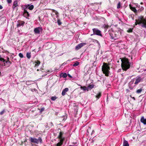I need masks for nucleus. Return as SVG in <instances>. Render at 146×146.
Returning <instances> with one entry per match:
<instances>
[{
    "instance_id": "1",
    "label": "nucleus",
    "mask_w": 146,
    "mask_h": 146,
    "mask_svg": "<svg viewBox=\"0 0 146 146\" xmlns=\"http://www.w3.org/2000/svg\"><path fill=\"white\" fill-rule=\"evenodd\" d=\"M135 25H141L143 27L146 28V18L144 19L143 16L138 17V19L135 20Z\"/></svg>"
},
{
    "instance_id": "2",
    "label": "nucleus",
    "mask_w": 146,
    "mask_h": 146,
    "mask_svg": "<svg viewBox=\"0 0 146 146\" xmlns=\"http://www.w3.org/2000/svg\"><path fill=\"white\" fill-rule=\"evenodd\" d=\"M121 67L123 70L125 71L129 69L130 66L129 63L127 59L123 58L121 60Z\"/></svg>"
},
{
    "instance_id": "3",
    "label": "nucleus",
    "mask_w": 146,
    "mask_h": 146,
    "mask_svg": "<svg viewBox=\"0 0 146 146\" xmlns=\"http://www.w3.org/2000/svg\"><path fill=\"white\" fill-rule=\"evenodd\" d=\"M110 67L106 63L104 62L102 66V71L106 76H108L110 73Z\"/></svg>"
},
{
    "instance_id": "4",
    "label": "nucleus",
    "mask_w": 146,
    "mask_h": 146,
    "mask_svg": "<svg viewBox=\"0 0 146 146\" xmlns=\"http://www.w3.org/2000/svg\"><path fill=\"white\" fill-rule=\"evenodd\" d=\"M1 65L2 66H4L5 67H9L11 64V62L9 60V58L8 57L6 60H5L4 58L1 60Z\"/></svg>"
},
{
    "instance_id": "5",
    "label": "nucleus",
    "mask_w": 146,
    "mask_h": 146,
    "mask_svg": "<svg viewBox=\"0 0 146 146\" xmlns=\"http://www.w3.org/2000/svg\"><path fill=\"white\" fill-rule=\"evenodd\" d=\"M30 141L31 143H35L37 144H38L39 143H41L42 142V140L40 137H39L38 139L31 137L30 138Z\"/></svg>"
},
{
    "instance_id": "6",
    "label": "nucleus",
    "mask_w": 146,
    "mask_h": 146,
    "mask_svg": "<svg viewBox=\"0 0 146 146\" xmlns=\"http://www.w3.org/2000/svg\"><path fill=\"white\" fill-rule=\"evenodd\" d=\"M92 31L94 33V34L100 36H102L101 31L97 29L94 28L92 29Z\"/></svg>"
},
{
    "instance_id": "7",
    "label": "nucleus",
    "mask_w": 146,
    "mask_h": 146,
    "mask_svg": "<svg viewBox=\"0 0 146 146\" xmlns=\"http://www.w3.org/2000/svg\"><path fill=\"white\" fill-rule=\"evenodd\" d=\"M110 35L111 37V38L112 40H115L118 38L117 36V35L113 32L110 33Z\"/></svg>"
},
{
    "instance_id": "8",
    "label": "nucleus",
    "mask_w": 146,
    "mask_h": 146,
    "mask_svg": "<svg viewBox=\"0 0 146 146\" xmlns=\"http://www.w3.org/2000/svg\"><path fill=\"white\" fill-rule=\"evenodd\" d=\"M142 80V79L141 77L139 76H138L136 78V81L134 83V84L137 85L139 82H140Z\"/></svg>"
},
{
    "instance_id": "9",
    "label": "nucleus",
    "mask_w": 146,
    "mask_h": 146,
    "mask_svg": "<svg viewBox=\"0 0 146 146\" xmlns=\"http://www.w3.org/2000/svg\"><path fill=\"white\" fill-rule=\"evenodd\" d=\"M85 44L84 43H81L77 45L75 47V49L76 50H78L83 46Z\"/></svg>"
},
{
    "instance_id": "10",
    "label": "nucleus",
    "mask_w": 146,
    "mask_h": 146,
    "mask_svg": "<svg viewBox=\"0 0 146 146\" xmlns=\"http://www.w3.org/2000/svg\"><path fill=\"white\" fill-rule=\"evenodd\" d=\"M25 22L23 21H18L17 22V27H20L23 26L24 25Z\"/></svg>"
},
{
    "instance_id": "11",
    "label": "nucleus",
    "mask_w": 146,
    "mask_h": 146,
    "mask_svg": "<svg viewBox=\"0 0 146 146\" xmlns=\"http://www.w3.org/2000/svg\"><path fill=\"white\" fill-rule=\"evenodd\" d=\"M23 16L27 18L29 16V13L27 11H23Z\"/></svg>"
},
{
    "instance_id": "12",
    "label": "nucleus",
    "mask_w": 146,
    "mask_h": 146,
    "mask_svg": "<svg viewBox=\"0 0 146 146\" xmlns=\"http://www.w3.org/2000/svg\"><path fill=\"white\" fill-rule=\"evenodd\" d=\"M129 7L130 9L133 12L135 13L136 14L138 13V11L137 10L136 8L135 7H133L132 6L131 4L129 5Z\"/></svg>"
},
{
    "instance_id": "13",
    "label": "nucleus",
    "mask_w": 146,
    "mask_h": 146,
    "mask_svg": "<svg viewBox=\"0 0 146 146\" xmlns=\"http://www.w3.org/2000/svg\"><path fill=\"white\" fill-rule=\"evenodd\" d=\"M40 30L42 29L40 27L35 28L34 29V32L36 34H39L40 32Z\"/></svg>"
},
{
    "instance_id": "14",
    "label": "nucleus",
    "mask_w": 146,
    "mask_h": 146,
    "mask_svg": "<svg viewBox=\"0 0 146 146\" xmlns=\"http://www.w3.org/2000/svg\"><path fill=\"white\" fill-rule=\"evenodd\" d=\"M29 6V4L23 5L21 6V7L23 11H27V9L28 6Z\"/></svg>"
},
{
    "instance_id": "15",
    "label": "nucleus",
    "mask_w": 146,
    "mask_h": 146,
    "mask_svg": "<svg viewBox=\"0 0 146 146\" xmlns=\"http://www.w3.org/2000/svg\"><path fill=\"white\" fill-rule=\"evenodd\" d=\"M68 88H66L63 89L62 93V95L63 96H64L66 94V92L68 91Z\"/></svg>"
},
{
    "instance_id": "16",
    "label": "nucleus",
    "mask_w": 146,
    "mask_h": 146,
    "mask_svg": "<svg viewBox=\"0 0 146 146\" xmlns=\"http://www.w3.org/2000/svg\"><path fill=\"white\" fill-rule=\"evenodd\" d=\"M78 85L79 86H80V88L82 89V90H83L85 91H88V87H86V86H81V85L80 84L79 85Z\"/></svg>"
},
{
    "instance_id": "17",
    "label": "nucleus",
    "mask_w": 146,
    "mask_h": 146,
    "mask_svg": "<svg viewBox=\"0 0 146 146\" xmlns=\"http://www.w3.org/2000/svg\"><path fill=\"white\" fill-rule=\"evenodd\" d=\"M18 2L17 1H15L13 2V8L14 9H15L16 7L18 6Z\"/></svg>"
},
{
    "instance_id": "18",
    "label": "nucleus",
    "mask_w": 146,
    "mask_h": 146,
    "mask_svg": "<svg viewBox=\"0 0 146 146\" xmlns=\"http://www.w3.org/2000/svg\"><path fill=\"white\" fill-rule=\"evenodd\" d=\"M141 122L144 125H146V118L145 119L144 117L142 116L140 120Z\"/></svg>"
},
{
    "instance_id": "19",
    "label": "nucleus",
    "mask_w": 146,
    "mask_h": 146,
    "mask_svg": "<svg viewBox=\"0 0 146 146\" xmlns=\"http://www.w3.org/2000/svg\"><path fill=\"white\" fill-rule=\"evenodd\" d=\"M94 84H90L87 86L88 90H91L93 88H94Z\"/></svg>"
},
{
    "instance_id": "20",
    "label": "nucleus",
    "mask_w": 146,
    "mask_h": 146,
    "mask_svg": "<svg viewBox=\"0 0 146 146\" xmlns=\"http://www.w3.org/2000/svg\"><path fill=\"white\" fill-rule=\"evenodd\" d=\"M29 6H28L27 9L30 10H32L34 8V5H31L30 4H29Z\"/></svg>"
},
{
    "instance_id": "21",
    "label": "nucleus",
    "mask_w": 146,
    "mask_h": 146,
    "mask_svg": "<svg viewBox=\"0 0 146 146\" xmlns=\"http://www.w3.org/2000/svg\"><path fill=\"white\" fill-rule=\"evenodd\" d=\"M123 146H129V144L127 141L124 140Z\"/></svg>"
},
{
    "instance_id": "22",
    "label": "nucleus",
    "mask_w": 146,
    "mask_h": 146,
    "mask_svg": "<svg viewBox=\"0 0 146 146\" xmlns=\"http://www.w3.org/2000/svg\"><path fill=\"white\" fill-rule=\"evenodd\" d=\"M102 94L101 92H99L98 94H97L96 96V97L97 98V100H98L101 96Z\"/></svg>"
},
{
    "instance_id": "23",
    "label": "nucleus",
    "mask_w": 146,
    "mask_h": 146,
    "mask_svg": "<svg viewBox=\"0 0 146 146\" xmlns=\"http://www.w3.org/2000/svg\"><path fill=\"white\" fill-rule=\"evenodd\" d=\"M34 81L32 80H28L26 81V84L27 85H29L32 84V82H34Z\"/></svg>"
},
{
    "instance_id": "24",
    "label": "nucleus",
    "mask_w": 146,
    "mask_h": 146,
    "mask_svg": "<svg viewBox=\"0 0 146 146\" xmlns=\"http://www.w3.org/2000/svg\"><path fill=\"white\" fill-rule=\"evenodd\" d=\"M52 11L54 13H55V14L56 15V18H58V12L57 11H56L54 9H52Z\"/></svg>"
},
{
    "instance_id": "25",
    "label": "nucleus",
    "mask_w": 146,
    "mask_h": 146,
    "mask_svg": "<svg viewBox=\"0 0 146 146\" xmlns=\"http://www.w3.org/2000/svg\"><path fill=\"white\" fill-rule=\"evenodd\" d=\"M144 8L143 7H140V8H139V9L138 10H137L138 13H140L142 11L144 10Z\"/></svg>"
},
{
    "instance_id": "26",
    "label": "nucleus",
    "mask_w": 146,
    "mask_h": 146,
    "mask_svg": "<svg viewBox=\"0 0 146 146\" xmlns=\"http://www.w3.org/2000/svg\"><path fill=\"white\" fill-rule=\"evenodd\" d=\"M26 56L28 59H30L31 57V53L27 52L26 54Z\"/></svg>"
},
{
    "instance_id": "27",
    "label": "nucleus",
    "mask_w": 146,
    "mask_h": 146,
    "mask_svg": "<svg viewBox=\"0 0 146 146\" xmlns=\"http://www.w3.org/2000/svg\"><path fill=\"white\" fill-rule=\"evenodd\" d=\"M142 91V88H140V89H138L136 91V93L137 94H139L141 93Z\"/></svg>"
},
{
    "instance_id": "28",
    "label": "nucleus",
    "mask_w": 146,
    "mask_h": 146,
    "mask_svg": "<svg viewBox=\"0 0 146 146\" xmlns=\"http://www.w3.org/2000/svg\"><path fill=\"white\" fill-rule=\"evenodd\" d=\"M35 66H38L40 64V62L39 61H37L36 62H35Z\"/></svg>"
},
{
    "instance_id": "29",
    "label": "nucleus",
    "mask_w": 146,
    "mask_h": 146,
    "mask_svg": "<svg viewBox=\"0 0 146 146\" xmlns=\"http://www.w3.org/2000/svg\"><path fill=\"white\" fill-rule=\"evenodd\" d=\"M79 64V62L77 61L75 62L74 64L73 65V66H78Z\"/></svg>"
},
{
    "instance_id": "30",
    "label": "nucleus",
    "mask_w": 146,
    "mask_h": 146,
    "mask_svg": "<svg viewBox=\"0 0 146 146\" xmlns=\"http://www.w3.org/2000/svg\"><path fill=\"white\" fill-rule=\"evenodd\" d=\"M57 98V97L56 96H52L51 97V99L52 101L55 100Z\"/></svg>"
},
{
    "instance_id": "31",
    "label": "nucleus",
    "mask_w": 146,
    "mask_h": 146,
    "mask_svg": "<svg viewBox=\"0 0 146 146\" xmlns=\"http://www.w3.org/2000/svg\"><path fill=\"white\" fill-rule=\"evenodd\" d=\"M63 133L61 132H60L59 133V135L58 136L59 138H61V137H62V135Z\"/></svg>"
},
{
    "instance_id": "32",
    "label": "nucleus",
    "mask_w": 146,
    "mask_h": 146,
    "mask_svg": "<svg viewBox=\"0 0 146 146\" xmlns=\"http://www.w3.org/2000/svg\"><path fill=\"white\" fill-rule=\"evenodd\" d=\"M103 27L105 29H106V30L107 29L108 27V25L105 24L103 25Z\"/></svg>"
},
{
    "instance_id": "33",
    "label": "nucleus",
    "mask_w": 146,
    "mask_h": 146,
    "mask_svg": "<svg viewBox=\"0 0 146 146\" xmlns=\"http://www.w3.org/2000/svg\"><path fill=\"white\" fill-rule=\"evenodd\" d=\"M60 139V143H63V142L64 139V137H61V138H59Z\"/></svg>"
},
{
    "instance_id": "34",
    "label": "nucleus",
    "mask_w": 146,
    "mask_h": 146,
    "mask_svg": "<svg viewBox=\"0 0 146 146\" xmlns=\"http://www.w3.org/2000/svg\"><path fill=\"white\" fill-rule=\"evenodd\" d=\"M134 5L137 8H139L140 7V6L139 5L138 3H134Z\"/></svg>"
},
{
    "instance_id": "35",
    "label": "nucleus",
    "mask_w": 146,
    "mask_h": 146,
    "mask_svg": "<svg viewBox=\"0 0 146 146\" xmlns=\"http://www.w3.org/2000/svg\"><path fill=\"white\" fill-rule=\"evenodd\" d=\"M62 76L63 78H65L67 77V75L66 73H64L62 74Z\"/></svg>"
},
{
    "instance_id": "36",
    "label": "nucleus",
    "mask_w": 146,
    "mask_h": 146,
    "mask_svg": "<svg viewBox=\"0 0 146 146\" xmlns=\"http://www.w3.org/2000/svg\"><path fill=\"white\" fill-rule=\"evenodd\" d=\"M133 28H130L129 29L127 30V32L128 33H131L133 31Z\"/></svg>"
},
{
    "instance_id": "37",
    "label": "nucleus",
    "mask_w": 146,
    "mask_h": 146,
    "mask_svg": "<svg viewBox=\"0 0 146 146\" xmlns=\"http://www.w3.org/2000/svg\"><path fill=\"white\" fill-rule=\"evenodd\" d=\"M19 56L21 58H23V55L21 53H20L19 54Z\"/></svg>"
},
{
    "instance_id": "38",
    "label": "nucleus",
    "mask_w": 146,
    "mask_h": 146,
    "mask_svg": "<svg viewBox=\"0 0 146 146\" xmlns=\"http://www.w3.org/2000/svg\"><path fill=\"white\" fill-rule=\"evenodd\" d=\"M57 23L58 25H61L62 23L60 21V20L59 19H58L57 20Z\"/></svg>"
},
{
    "instance_id": "39",
    "label": "nucleus",
    "mask_w": 146,
    "mask_h": 146,
    "mask_svg": "<svg viewBox=\"0 0 146 146\" xmlns=\"http://www.w3.org/2000/svg\"><path fill=\"white\" fill-rule=\"evenodd\" d=\"M120 6H121L120 3V2H119L117 4V9H119L120 8Z\"/></svg>"
},
{
    "instance_id": "40",
    "label": "nucleus",
    "mask_w": 146,
    "mask_h": 146,
    "mask_svg": "<svg viewBox=\"0 0 146 146\" xmlns=\"http://www.w3.org/2000/svg\"><path fill=\"white\" fill-rule=\"evenodd\" d=\"M5 110H3L2 111L0 112V115H2L5 112Z\"/></svg>"
},
{
    "instance_id": "41",
    "label": "nucleus",
    "mask_w": 146,
    "mask_h": 146,
    "mask_svg": "<svg viewBox=\"0 0 146 146\" xmlns=\"http://www.w3.org/2000/svg\"><path fill=\"white\" fill-rule=\"evenodd\" d=\"M62 144V143H60L59 142L58 143L56 144V146H60Z\"/></svg>"
},
{
    "instance_id": "42",
    "label": "nucleus",
    "mask_w": 146,
    "mask_h": 146,
    "mask_svg": "<svg viewBox=\"0 0 146 146\" xmlns=\"http://www.w3.org/2000/svg\"><path fill=\"white\" fill-rule=\"evenodd\" d=\"M93 42L97 43H98V44L100 45V44L99 41L98 40H94Z\"/></svg>"
},
{
    "instance_id": "43",
    "label": "nucleus",
    "mask_w": 146,
    "mask_h": 146,
    "mask_svg": "<svg viewBox=\"0 0 146 146\" xmlns=\"http://www.w3.org/2000/svg\"><path fill=\"white\" fill-rule=\"evenodd\" d=\"M7 1L8 3H10L12 2V0H7Z\"/></svg>"
},
{
    "instance_id": "44",
    "label": "nucleus",
    "mask_w": 146,
    "mask_h": 146,
    "mask_svg": "<svg viewBox=\"0 0 146 146\" xmlns=\"http://www.w3.org/2000/svg\"><path fill=\"white\" fill-rule=\"evenodd\" d=\"M67 64V62H64V63H63V64H62L61 65V66H63L64 65H66V64Z\"/></svg>"
},
{
    "instance_id": "45",
    "label": "nucleus",
    "mask_w": 146,
    "mask_h": 146,
    "mask_svg": "<svg viewBox=\"0 0 146 146\" xmlns=\"http://www.w3.org/2000/svg\"><path fill=\"white\" fill-rule=\"evenodd\" d=\"M44 110V108H41L40 110V112H42Z\"/></svg>"
},
{
    "instance_id": "46",
    "label": "nucleus",
    "mask_w": 146,
    "mask_h": 146,
    "mask_svg": "<svg viewBox=\"0 0 146 146\" xmlns=\"http://www.w3.org/2000/svg\"><path fill=\"white\" fill-rule=\"evenodd\" d=\"M3 7L1 5H0V9H3Z\"/></svg>"
},
{
    "instance_id": "47",
    "label": "nucleus",
    "mask_w": 146,
    "mask_h": 146,
    "mask_svg": "<svg viewBox=\"0 0 146 146\" xmlns=\"http://www.w3.org/2000/svg\"><path fill=\"white\" fill-rule=\"evenodd\" d=\"M1 55H0V61L1 62V60L2 59H3V58H1Z\"/></svg>"
},
{
    "instance_id": "48",
    "label": "nucleus",
    "mask_w": 146,
    "mask_h": 146,
    "mask_svg": "<svg viewBox=\"0 0 146 146\" xmlns=\"http://www.w3.org/2000/svg\"><path fill=\"white\" fill-rule=\"evenodd\" d=\"M68 76L70 77H72L69 74H68Z\"/></svg>"
},
{
    "instance_id": "49",
    "label": "nucleus",
    "mask_w": 146,
    "mask_h": 146,
    "mask_svg": "<svg viewBox=\"0 0 146 146\" xmlns=\"http://www.w3.org/2000/svg\"><path fill=\"white\" fill-rule=\"evenodd\" d=\"M95 132L94 130H93L92 131V133H91V134H93Z\"/></svg>"
},
{
    "instance_id": "50",
    "label": "nucleus",
    "mask_w": 146,
    "mask_h": 146,
    "mask_svg": "<svg viewBox=\"0 0 146 146\" xmlns=\"http://www.w3.org/2000/svg\"><path fill=\"white\" fill-rule=\"evenodd\" d=\"M68 61H70V60H67L66 61V62H67Z\"/></svg>"
},
{
    "instance_id": "51",
    "label": "nucleus",
    "mask_w": 146,
    "mask_h": 146,
    "mask_svg": "<svg viewBox=\"0 0 146 146\" xmlns=\"http://www.w3.org/2000/svg\"><path fill=\"white\" fill-rule=\"evenodd\" d=\"M69 146H75V145H69Z\"/></svg>"
},
{
    "instance_id": "52",
    "label": "nucleus",
    "mask_w": 146,
    "mask_h": 146,
    "mask_svg": "<svg viewBox=\"0 0 146 146\" xmlns=\"http://www.w3.org/2000/svg\"><path fill=\"white\" fill-rule=\"evenodd\" d=\"M94 35V33H93V34H91V36H92V35Z\"/></svg>"
},
{
    "instance_id": "53",
    "label": "nucleus",
    "mask_w": 146,
    "mask_h": 146,
    "mask_svg": "<svg viewBox=\"0 0 146 146\" xmlns=\"http://www.w3.org/2000/svg\"><path fill=\"white\" fill-rule=\"evenodd\" d=\"M133 99H134V100H135V98H134V97H133Z\"/></svg>"
},
{
    "instance_id": "54",
    "label": "nucleus",
    "mask_w": 146,
    "mask_h": 146,
    "mask_svg": "<svg viewBox=\"0 0 146 146\" xmlns=\"http://www.w3.org/2000/svg\"><path fill=\"white\" fill-rule=\"evenodd\" d=\"M2 100H3V101H4L3 99H2Z\"/></svg>"
}]
</instances>
